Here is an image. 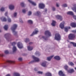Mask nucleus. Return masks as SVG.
I'll list each match as a JSON object with an SVG mask.
<instances>
[{
	"instance_id": "nucleus-1",
	"label": "nucleus",
	"mask_w": 76,
	"mask_h": 76,
	"mask_svg": "<svg viewBox=\"0 0 76 76\" xmlns=\"http://www.w3.org/2000/svg\"><path fill=\"white\" fill-rule=\"evenodd\" d=\"M17 26L16 24H14L12 27L11 28V29L13 31V33H14V35H15L17 34V32H16L15 30L17 28Z\"/></svg>"
},
{
	"instance_id": "nucleus-2",
	"label": "nucleus",
	"mask_w": 76,
	"mask_h": 76,
	"mask_svg": "<svg viewBox=\"0 0 76 76\" xmlns=\"http://www.w3.org/2000/svg\"><path fill=\"white\" fill-rule=\"evenodd\" d=\"M76 36L75 34H70L68 36V38L70 40H73L74 38H75Z\"/></svg>"
},
{
	"instance_id": "nucleus-3",
	"label": "nucleus",
	"mask_w": 76,
	"mask_h": 76,
	"mask_svg": "<svg viewBox=\"0 0 76 76\" xmlns=\"http://www.w3.org/2000/svg\"><path fill=\"white\" fill-rule=\"evenodd\" d=\"M55 39L56 40L59 41L61 39V36L58 33H56L55 35Z\"/></svg>"
},
{
	"instance_id": "nucleus-4",
	"label": "nucleus",
	"mask_w": 76,
	"mask_h": 76,
	"mask_svg": "<svg viewBox=\"0 0 76 76\" xmlns=\"http://www.w3.org/2000/svg\"><path fill=\"white\" fill-rule=\"evenodd\" d=\"M10 34L9 33H7L4 35V37L5 38L7 41H8L10 39L9 38V37H10Z\"/></svg>"
},
{
	"instance_id": "nucleus-5",
	"label": "nucleus",
	"mask_w": 76,
	"mask_h": 76,
	"mask_svg": "<svg viewBox=\"0 0 76 76\" xmlns=\"http://www.w3.org/2000/svg\"><path fill=\"white\" fill-rule=\"evenodd\" d=\"M45 35H48L49 37H50L51 36V33L49 31H45Z\"/></svg>"
},
{
	"instance_id": "nucleus-6",
	"label": "nucleus",
	"mask_w": 76,
	"mask_h": 76,
	"mask_svg": "<svg viewBox=\"0 0 76 76\" xmlns=\"http://www.w3.org/2000/svg\"><path fill=\"white\" fill-rule=\"evenodd\" d=\"M64 23H65V22L64 21H63L61 23L60 25V27L61 28V29H63L64 28Z\"/></svg>"
},
{
	"instance_id": "nucleus-7",
	"label": "nucleus",
	"mask_w": 76,
	"mask_h": 76,
	"mask_svg": "<svg viewBox=\"0 0 76 76\" xmlns=\"http://www.w3.org/2000/svg\"><path fill=\"white\" fill-rule=\"evenodd\" d=\"M18 46L19 48H23V45H22V44L20 42H18Z\"/></svg>"
},
{
	"instance_id": "nucleus-8",
	"label": "nucleus",
	"mask_w": 76,
	"mask_h": 76,
	"mask_svg": "<svg viewBox=\"0 0 76 76\" xmlns=\"http://www.w3.org/2000/svg\"><path fill=\"white\" fill-rule=\"evenodd\" d=\"M39 7L40 9H43L45 7V5H44V4H40L39 5Z\"/></svg>"
},
{
	"instance_id": "nucleus-9",
	"label": "nucleus",
	"mask_w": 76,
	"mask_h": 76,
	"mask_svg": "<svg viewBox=\"0 0 76 76\" xmlns=\"http://www.w3.org/2000/svg\"><path fill=\"white\" fill-rule=\"evenodd\" d=\"M34 60L35 61L38 62L39 61V58L35 57L34 56H32Z\"/></svg>"
},
{
	"instance_id": "nucleus-10",
	"label": "nucleus",
	"mask_w": 76,
	"mask_h": 76,
	"mask_svg": "<svg viewBox=\"0 0 76 76\" xmlns=\"http://www.w3.org/2000/svg\"><path fill=\"white\" fill-rule=\"evenodd\" d=\"M59 75L60 76H65V75H64L63 72L61 71H60L58 73Z\"/></svg>"
},
{
	"instance_id": "nucleus-11",
	"label": "nucleus",
	"mask_w": 76,
	"mask_h": 76,
	"mask_svg": "<svg viewBox=\"0 0 76 76\" xmlns=\"http://www.w3.org/2000/svg\"><path fill=\"white\" fill-rule=\"evenodd\" d=\"M56 18L58 19H59L60 20H62L63 18H62V17L60 15H58L56 16Z\"/></svg>"
},
{
	"instance_id": "nucleus-12",
	"label": "nucleus",
	"mask_w": 76,
	"mask_h": 76,
	"mask_svg": "<svg viewBox=\"0 0 76 76\" xmlns=\"http://www.w3.org/2000/svg\"><path fill=\"white\" fill-rule=\"evenodd\" d=\"M38 32V30H36L35 31H33L32 34L30 35V36H33L35 34H37Z\"/></svg>"
},
{
	"instance_id": "nucleus-13",
	"label": "nucleus",
	"mask_w": 76,
	"mask_h": 76,
	"mask_svg": "<svg viewBox=\"0 0 76 76\" xmlns=\"http://www.w3.org/2000/svg\"><path fill=\"white\" fill-rule=\"evenodd\" d=\"M71 26H72V27L73 28H75V27H76V23H71Z\"/></svg>"
},
{
	"instance_id": "nucleus-14",
	"label": "nucleus",
	"mask_w": 76,
	"mask_h": 76,
	"mask_svg": "<svg viewBox=\"0 0 76 76\" xmlns=\"http://www.w3.org/2000/svg\"><path fill=\"white\" fill-rule=\"evenodd\" d=\"M45 76H52V74L50 72H48L45 74Z\"/></svg>"
},
{
	"instance_id": "nucleus-15",
	"label": "nucleus",
	"mask_w": 76,
	"mask_h": 76,
	"mask_svg": "<svg viewBox=\"0 0 76 76\" xmlns=\"http://www.w3.org/2000/svg\"><path fill=\"white\" fill-rule=\"evenodd\" d=\"M28 1L30 3L32 4L34 6H36V3H34V2L32 1L31 0H28Z\"/></svg>"
},
{
	"instance_id": "nucleus-16",
	"label": "nucleus",
	"mask_w": 76,
	"mask_h": 76,
	"mask_svg": "<svg viewBox=\"0 0 76 76\" xmlns=\"http://www.w3.org/2000/svg\"><path fill=\"white\" fill-rule=\"evenodd\" d=\"M74 72H75V71H74V70L73 69H70L68 71V72L69 73H73Z\"/></svg>"
},
{
	"instance_id": "nucleus-17",
	"label": "nucleus",
	"mask_w": 76,
	"mask_h": 76,
	"mask_svg": "<svg viewBox=\"0 0 76 76\" xmlns=\"http://www.w3.org/2000/svg\"><path fill=\"white\" fill-rule=\"evenodd\" d=\"M67 14L68 15H72V16H74V14H73V12H72L69 11L67 12Z\"/></svg>"
},
{
	"instance_id": "nucleus-18",
	"label": "nucleus",
	"mask_w": 76,
	"mask_h": 76,
	"mask_svg": "<svg viewBox=\"0 0 76 76\" xmlns=\"http://www.w3.org/2000/svg\"><path fill=\"white\" fill-rule=\"evenodd\" d=\"M54 59L57 60H60V58L58 56H56L54 57Z\"/></svg>"
},
{
	"instance_id": "nucleus-19",
	"label": "nucleus",
	"mask_w": 76,
	"mask_h": 76,
	"mask_svg": "<svg viewBox=\"0 0 76 76\" xmlns=\"http://www.w3.org/2000/svg\"><path fill=\"white\" fill-rule=\"evenodd\" d=\"M9 7V9L11 10H13V9H14V6L12 5H10Z\"/></svg>"
},
{
	"instance_id": "nucleus-20",
	"label": "nucleus",
	"mask_w": 76,
	"mask_h": 76,
	"mask_svg": "<svg viewBox=\"0 0 76 76\" xmlns=\"http://www.w3.org/2000/svg\"><path fill=\"white\" fill-rule=\"evenodd\" d=\"M53 57H54V56H52L49 57H48L47 58V60L48 61H50V60H51V59Z\"/></svg>"
},
{
	"instance_id": "nucleus-21",
	"label": "nucleus",
	"mask_w": 76,
	"mask_h": 76,
	"mask_svg": "<svg viewBox=\"0 0 76 76\" xmlns=\"http://www.w3.org/2000/svg\"><path fill=\"white\" fill-rule=\"evenodd\" d=\"M28 49L29 51H31V50H32L33 49V47L29 46H28Z\"/></svg>"
},
{
	"instance_id": "nucleus-22",
	"label": "nucleus",
	"mask_w": 76,
	"mask_h": 76,
	"mask_svg": "<svg viewBox=\"0 0 76 76\" xmlns=\"http://www.w3.org/2000/svg\"><path fill=\"white\" fill-rule=\"evenodd\" d=\"M14 76H20V74L17 72H15L13 74Z\"/></svg>"
},
{
	"instance_id": "nucleus-23",
	"label": "nucleus",
	"mask_w": 76,
	"mask_h": 76,
	"mask_svg": "<svg viewBox=\"0 0 76 76\" xmlns=\"http://www.w3.org/2000/svg\"><path fill=\"white\" fill-rule=\"evenodd\" d=\"M72 9L73 10H75V12H76V4H75L74 5V7H72Z\"/></svg>"
},
{
	"instance_id": "nucleus-24",
	"label": "nucleus",
	"mask_w": 76,
	"mask_h": 76,
	"mask_svg": "<svg viewBox=\"0 0 76 76\" xmlns=\"http://www.w3.org/2000/svg\"><path fill=\"white\" fill-rule=\"evenodd\" d=\"M70 44H72L74 47H76V43L71 42H70Z\"/></svg>"
},
{
	"instance_id": "nucleus-25",
	"label": "nucleus",
	"mask_w": 76,
	"mask_h": 76,
	"mask_svg": "<svg viewBox=\"0 0 76 76\" xmlns=\"http://www.w3.org/2000/svg\"><path fill=\"white\" fill-rule=\"evenodd\" d=\"M56 21L53 20L52 21V23L51 24L53 26H55L56 25Z\"/></svg>"
},
{
	"instance_id": "nucleus-26",
	"label": "nucleus",
	"mask_w": 76,
	"mask_h": 76,
	"mask_svg": "<svg viewBox=\"0 0 76 76\" xmlns=\"http://www.w3.org/2000/svg\"><path fill=\"white\" fill-rule=\"evenodd\" d=\"M7 62L8 63H15V61L10 60H8L7 61Z\"/></svg>"
},
{
	"instance_id": "nucleus-27",
	"label": "nucleus",
	"mask_w": 76,
	"mask_h": 76,
	"mask_svg": "<svg viewBox=\"0 0 76 76\" xmlns=\"http://www.w3.org/2000/svg\"><path fill=\"white\" fill-rule=\"evenodd\" d=\"M4 28L5 30L7 31V29H8V25H5L4 26Z\"/></svg>"
},
{
	"instance_id": "nucleus-28",
	"label": "nucleus",
	"mask_w": 76,
	"mask_h": 76,
	"mask_svg": "<svg viewBox=\"0 0 76 76\" xmlns=\"http://www.w3.org/2000/svg\"><path fill=\"white\" fill-rule=\"evenodd\" d=\"M47 62H45L43 63L42 64H41L42 66H43V67H46V63Z\"/></svg>"
},
{
	"instance_id": "nucleus-29",
	"label": "nucleus",
	"mask_w": 76,
	"mask_h": 76,
	"mask_svg": "<svg viewBox=\"0 0 76 76\" xmlns=\"http://www.w3.org/2000/svg\"><path fill=\"white\" fill-rule=\"evenodd\" d=\"M16 48L14 46L12 48L13 52H15L16 51Z\"/></svg>"
},
{
	"instance_id": "nucleus-30",
	"label": "nucleus",
	"mask_w": 76,
	"mask_h": 76,
	"mask_svg": "<svg viewBox=\"0 0 76 76\" xmlns=\"http://www.w3.org/2000/svg\"><path fill=\"white\" fill-rule=\"evenodd\" d=\"M68 64H69V65H70L72 66H74V64H73V62H69L68 63Z\"/></svg>"
},
{
	"instance_id": "nucleus-31",
	"label": "nucleus",
	"mask_w": 76,
	"mask_h": 76,
	"mask_svg": "<svg viewBox=\"0 0 76 76\" xmlns=\"http://www.w3.org/2000/svg\"><path fill=\"white\" fill-rule=\"evenodd\" d=\"M25 42L26 43L29 42V39H26L25 40Z\"/></svg>"
},
{
	"instance_id": "nucleus-32",
	"label": "nucleus",
	"mask_w": 76,
	"mask_h": 76,
	"mask_svg": "<svg viewBox=\"0 0 76 76\" xmlns=\"http://www.w3.org/2000/svg\"><path fill=\"white\" fill-rule=\"evenodd\" d=\"M9 51L7 50H5L4 51V53L5 54H7L9 53Z\"/></svg>"
},
{
	"instance_id": "nucleus-33",
	"label": "nucleus",
	"mask_w": 76,
	"mask_h": 76,
	"mask_svg": "<svg viewBox=\"0 0 76 76\" xmlns=\"http://www.w3.org/2000/svg\"><path fill=\"white\" fill-rule=\"evenodd\" d=\"M28 23H31V24H32V23H33L32 21L31 20H28Z\"/></svg>"
},
{
	"instance_id": "nucleus-34",
	"label": "nucleus",
	"mask_w": 76,
	"mask_h": 76,
	"mask_svg": "<svg viewBox=\"0 0 76 76\" xmlns=\"http://www.w3.org/2000/svg\"><path fill=\"white\" fill-rule=\"evenodd\" d=\"M20 4L22 7H24V6H25V4L23 2L21 3Z\"/></svg>"
},
{
	"instance_id": "nucleus-35",
	"label": "nucleus",
	"mask_w": 76,
	"mask_h": 76,
	"mask_svg": "<svg viewBox=\"0 0 76 76\" xmlns=\"http://www.w3.org/2000/svg\"><path fill=\"white\" fill-rule=\"evenodd\" d=\"M16 44V42H14L12 43H11V44L13 46L14 45H15V44Z\"/></svg>"
},
{
	"instance_id": "nucleus-36",
	"label": "nucleus",
	"mask_w": 76,
	"mask_h": 76,
	"mask_svg": "<svg viewBox=\"0 0 76 76\" xmlns=\"http://www.w3.org/2000/svg\"><path fill=\"white\" fill-rule=\"evenodd\" d=\"M64 69L66 70H67V69L68 68V66H67V65H65L64 66Z\"/></svg>"
},
{
	"instance_id": "nucleus-37",
	"label": "nucleus",
	"mask_w": 76,
	"mask_h": 76,
	"mask_svg": "<svg viewBox=\"0 0 76 76\" xmlns=\"http://www.w3.org/2000/svg\"><path fill=\"white\" fill-rule=\"evenodd\" d=\"M7 20H6V19L5 18H3L2 21H4V22H6Z\"/></svg>"
},
{
	"instance_id": "nucleus-38",
	"label": "nucleus",
	"mask_w": 76,
	"mask_h": 76,
	"mask_svg": "<svg viewBox=\"0 0 76 76\" xmlns=\"http://www.w3.org/2000/svg\"><path fill=\"white\" fill-rule=\"evenodd\" d=\"M31 14H32V12L31 11H29L28 14V16H30Z\"/></svg>"
},
{
	"instance_id": "nucleus-39",
	"label": "nucleus",
	"mask_w": 76,
	"mask_h": 76,
	"mask_svg": "<svg viewBox=\"0 0 76 76\" xmlns=\"http://www.w3.org/2000/svg\"><path fill=\"white\" fill-rule=\"evenodd\" d=\"M42 38L43 39H44L45 40H47V37H45V36H42Z\"/></svg>"
},
{
	"instance_id": "nucleus-40",
	"label": "nucleus",
	"mask_w": 76,
	"mask_h": 76,
	"mask_svg": "<svg viewBox=\"0 0 76 76\" xmlns=\"http://www.w3.org/2000/svg\"><path fill=\"white\" fill-rule=\"evenodd\" d=\"M8 20L9 22H11V19H10L9 18H8Z\"/></svg>"
},
{
	"instance_id": "nucleus-41",
	"label": "nucleus",
	"mask_w": 76,
	"mask_h": 76,
	"mask_svg": "<svg viewBox=\"0 0 76 76\" xmlns=\"http://www.w3.org/2000/svg\"><path fill=\"white\" fill-rule=\"evenodd\" d=\"M1 10L2 12H3L4 10V8L3 7H2L1 9Z\"/></svg>"
},
{
	"instance_id": "nucleus-42",
	"label": "nucleus",
	"mask_w": 76,
	"mask_h": 76,
	"mask_svg": "<svg viewBox=\"0 0 76 76\" xmlns=\"http://www.w3.org/2000/svg\"><path fill=\"white\" fill-rule=\"evenodd\" d=\"M62 6L63 7H67V5L66 4H64Z\"/></svg>"
},
{
	"instance_id": "nucleus-43",
	"label": "nucleus",
	"mask_w": 76,
	"mask_h": 76,
	"mask_svg": "<svg viewBox=\"0 0 76 76\" xmlns=\"http://www.w3.org/2000/svg\"><path fill=\"white\" fill-rule=\"evenodd\" d=\"M22 12L23 13H25L26 12V10L25 9L23 10H22Z\"/></svg>"
},
{
	"instance_id": "nucleus-44",
	"label": "nucleus",
	"mask_w": 76,
	"mask_h": 76,
	"mask_svg": "<svg viewBox=\"0 0 76 76\" xmlns=\"http://www.w3.org/2000/svg\"><path fill=\"white\" fill-rule=\"evenodd\" d=\"M65 31L66 32H67L68 31V28H65Z\"/></svg>"
},
{
	"instance_id": "nucleus-45",
	"label": "nucleus",
	"mask_w": 76,
	"mask_h": 76,
	"mask_svg": "<svg viewBox=\"0 0 76 76\" xmlns=\"http://www.w3.org/2000/svg\"><path fill=\"white\" fill-rule=\"evenodd\" d=\"M37 73H39V74H42V72L40 71H38L37 72Z\"/></svg>"
},
{
	"instance_id": "nucleus-46",
	"label": "nucleus",
	"mask_w": 76,
	"mask_h": 76,
	"mask_svg": "<svg viewBox=\"0 0 76 76\" xmlns=\"http://www.w3.org/2000/svg\"><path fill=\"white\" fill-rule=\"evenodd\" d=\"M16 15H17V12H15L14 14V17H16Z\"/></svg>"
},
{
	"instance_id": "nucleus-47",
	"label": "nucleus",
	"mask_w": 76,
	"mask_h": 76,
	"mask_svg": "<svg viewBox=\"0 0 76 76\" xmlns=\"http://www.w3.org/2000/svg\"><path fill=\"white\" fill-rule=\"evenodd\" d=\"M18 60L20 61H22V58H18Z\"/></svg>"
},
{
	"instance_id": "nucleus-48",
	"label": "nucleus",
	"mask_w": 76,
	"mask_h": 76,
	"mask_svg": "<svg viewBox=\"0 0 76 76\" xmlns=\"http://www.w3.org/2000/svg\"><path fill=\"white\" fill-rule=\"evenodd\" d=\"M37 15H40V12L39 11H37Z\"/></svg>"
},
{
	"instance_id": "nucleus-49",
	"label": "nucleus",
	"mask_w": 76,
	"mask_h": 76,
	"mask_svg": "<svg viewBox=\"0 0 76 76\" xmlns=\"http://www.w3.org/2000/svg\"><path fill=\"white\" fill-rule=\"evenodd\" d=\"M4 56V55H3V54H0V57H3Z\"/></svg>"
},
{
	"instance_id": "nucleus-50",
	"label": "nucleus",
	"mask_w": 76,
	"mask_h": 76,
	"mask_svg": "<svg viewBox=\"0 0 76 76\" xmlns=\"http://www.w3.org/2000/svg\"><path fill=\"white\" fill-rule=\"evenodd\" d=\"M73 18H75V20H76V15H73Z\"/></svg>"
},
{
	"instance_id": "nucleus-51",
	"label": "nucleus",
	"mask_w": 76,
	"mask_h": 76,
	"mask_svg": "<svg viewBox=\"0 0 76 76\" xmlns=\"http://www.w3.org/2000/svg\"><path fill=\"white\" fill-rule=\"evenodd\" d=\"M52 9L53 11H54V10H56V8H55L54 7H53L52 8Z\"/></svg>"
},
{
	"instance_id": "nucleus-52",
	"label": "nucleus",
	"mask_w": 76,
	"mask_h": 76,
	"mask_svg": "<svg viewBox=\"0 0 76 76\" xmlns=\"http://www.w3.org/2000/svg\"><path fill=\"white\" fill-rule=\"evenodd\" d=\"M33 44V42H30V43H29V45H31V44Z\"/></svg>"
},
{
	"instance_id": "nucleus-53",
	"label": "nucleus",
	"mask_w": 76,
	"mask_h": 76,
	"mask_svg": "<svg viewBox=\"0 0 76 76\" xmlns=\"http://www.w3.org/2000/svg\"><path fill=\"white\" fill-rule=\"evenodd\" d=\"M56 6L57 7H59V5L57 3L56 4Z\"/></svg>"
},
{
	"instance_id": "nucleus-54",
	"label": "nucleus",
	"mask_w": 76,
	"mask_h": 76,
	"mask_svg": "<svg viewBox=\"0 0 76 76\" xmlns=\"http://www.w3.org/2000/svg\"><path fill=\"white\" fill-rule=\"evenodd\" d=\"M7 12H6V13H5V15L6 16H7Z\"/></svg>"
},
{
	"instance_id": "nucleus-55",
	"label": "nucleus",
	"mask_w": 76,
	"mask_h": 76,
	"mask_svg": "<svg viewBox=\"0 0 76 76\" xmlns=\"http://www.w3.org/2000/svg\"><path fill=\"white\" fill-rule=\"evenodd\" d=\"M6 76H10V74H8Z\"/></svg>"
},
{
	"instance_id": "nucleus-56",
	"label": "nucleus",
	"mask_w": 76,
	"mask_h": 76,
	"mask_svg": "<svg viewBox=\"0 0 76 76\" xmlns=\"http://www.w3.org/2000/svg\"><path fill=\"white\" fill-rule=\"evenodd\" d=\"M34 70L35 71H37V68H34Z\"/></svg>"
},
{
	"instance_id": "nucleus-57",
	"label": "nucleus",
	"mask_w": 76,
	"mask_h": 76,
	"mask_svg": "<svg viewBox=\"0 0 76 76\" xmlns=\"http://www.w3.org/2000/svg\"><path fill=\"white\" fill-rule=\"evenodd\" d=\"M68 28V29H70V27H69L68 28Z\"/></svg>"
},
{
	"instance_id": "nucleus-58",
	"label": "nucleus",
	"mask_w": 76,
	"mask_h": 76,
	"mask_svg": "<svg viewBox=\"0 0 76 76\" xmlns=\"http://www.w3.org/2000/svg\"><path fill=\"white\" fill-rule=\"evenodd\" d=\"M34 61H31V63H34Z\"/></svg>"
},
{
	"instance_id": "nucleus-59",
	"label": "nucleus",
	"mask_w": 76,
	"mask_h": 76,
	"mask_svg": "<svg viewBox=\"0 0 76 76\" xmlns=\"http://www.w3.org/2000/svg\"><path fill=\"white\" fill-rule=\"evenodd\" d=\"M46 11H47V9H45V12H46Z\"/></svg>"
},
{
	"instance_id": "nucleus-60",
	"label": "nucleus",
	"mask_w": 76,
	"mask_h": 76,
	"mask_svg": "<svg viewBox=\"0 0 76 76\" xmlns=\"http://www.w3.org/2000/svg\"><path fill=\"white\" fill-rule=\"evenodd\" d=\"M3 19V18H1V20H2V19Z\"/></svg>"
},
{
	"instance_id": "nucleus-61",
	"label": "nucleus",
	"mask_w": 76,
	"mask_h": 76,
	"mask_svg": "<svg viewBox=\"0 0 76 76\" xmlns=\"http://www.w3.org/2000/svg\"><path fill=\"white\" fill-rule=\"evenodd\" d=\"M68 47H69V48H70V46L69 45V46H68Z\"/></svg>"
},
{
	"instance_id": "nucleus-62",
	"label": "nucleus",
	"mask_w": 76,
	"mask_h": 76,
	"mask_svg": "<svg viewBox=\"0 0 76 76\" xmlns=\"http://www.w3.org/2000/svg\"><path fill=\"white\" fill-rule=\"evenodd\" d=\"M20 22H21V23H23V21H20Z\"/></svg>"
},
{
	"instance_id": "nucleus-63",
	"label": "nucleus",
	"mask_w": 76,
	"mask_h": 76,
	"mask_svg": "<svg viewBox=\"0 0 76 76\" xmlns=\"http://www.w3.org/2000/svg\"><path fill=\"white\" fill-rule=\"evenodd\" d=\"M1 32V30H0V32Z\"/></svg>"
},
{
	"instance_id": "nucleus-64",
	"label": "nucleus",
	"mask_w": 76,
	"mask_h": 76,
	"mask_svg": "<svg viewBox=\"0 0 76 76\" xmlns=\"http://www.w3.org/2000/svg\"><path fill=\"white\" fill-rule=\"evenodd\" d=\"M75 70H76V67L75 68Z\"/></svg>"
}]
</instances>
